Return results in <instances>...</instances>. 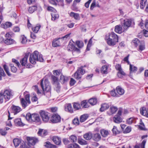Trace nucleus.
<instances>
[{"instance_id":"nucleus-60","label":"nucleus","mask_w":148,"mask_h":148,"mask_svg":"<svg viewBox=\"0 0 148 148\" xmlns=\"http://www.w3.org/2000/svg\"><path fill=\"white\" fill-rule=\"evenodd\" d=\"M131 131V128L130 127H127L123 131L124 133H128L130 132Z\"/></svg>"},{"instance_id":"nucleus-19","label":"nucleus","mask_w":148,"mask_h":148,"mask_svg":"<svg viewBox=\"0 0 148 148\" xmlns=\"http://www.w3.org/2000/svg\"><path fill=\"white\" fill-rule=\"evenodd\" d=\"M44 145L46 148H56V146L52 144L49 141L45 143Z\"/></svg>"},{"instance_id":"nucleus-25","label":"nucleus","mask_w":148,"mask_h":148,"mask_svg":"<svg viewBox=\"0 0 148 148\" xmlns=\"http://www.w3.org/2000/svg\"><path fill=\"white\" fill-rule=\"evenodd\" d=\"M116 89L117 93L120 95H123L125 93L124 90L120 86H117Z\"/></svg>"},{"instance_id":"nucleus-45","label":"nucleus","mask_w":148,"mask_h":148,"mask_svg":"<svg viewBox=\"0 0 148 148\" xmlns=\"http://www.w3.org/2000/svg\"><path fill=\"white\" fill-rule=\"evenodd\" d=\"M73 108L75 110H79L81 108L80 105L79 103H74Z\"/></svg>"},{"instance_id":"nucleus-42","label":"nucleus","mask_w":148,"mask_h":148,"mask_svg":"<svg viewBox=\"0 0 148 148\" xmlns=\"http://www.w3.org/2000/svg\"><path fill=\"white\" fill-rule=\"evenodd\" d=\"M76 71L82 75H84L85 73V70L82 66L79 68Z\"/></svg>"},{"instance_id":"nucleus-1","label":"nucleus","mask_w":148,"mask_h":148,"mask_svg":"<svg viewBox=\"0 0 148 148\" xmlns=\"http://www.w3.org/2000/svg\"><path fill=\"white\" fill-rule=\"evenodd\" d=\"M105 38L107 44L109 45H114L118 42V36L113 32L106 35Z\"/></svg>"},{"instance_id":"nucleus-13","label":"nucleus","mask_w":148,"mask_h":148,"mask_svg":"<svg viewBox=\"0 0 148 148\" xmlns=\"http://www.w3.org/2000/svg\"><path fill=\"white\" fill-rule=\"evenodd\" d=\"M140 114L146 116L148 117V108L147 109L145 107H143L140 109Z\"/></svg>"},{"instance_id":"nucleus-14","label":"nucleus","mask_w":148,"mask_h":148,"mask_svg":"<svg viewBox=\"0 0 148 148\" xmlns=\"http://www.w3.org/2000/svg\"><path fill=\"white\" fill-rule=\"evenodd\" d=\"M84 138L86 140H90L92 137V134L91 132H88L84 135Z\"/></svg>"},{"instance_id":"nucleus-9","label":"nucleus","mask_w":148,"mask_h":148,"mask_svg":"<svg viewBox=\"0 0 148 148\" xmlns=\"http://www.w3.org/2000/svg\"><path fill=\"white\" fill-rule=\"evenodd\" d=\"M131 21L128 19H125L124 20V22L122 24V26L125 30H126L131 25Z\"/></svg>"},{"instance_id":"nucleus-27","label":"nucleus","mask_w":148,"mask_h":148,"mask_svg":"<svg viewBox=\"0 0 148 148\" xmlns=\"http://www.w3.org/2000/svg\"><path fill=\"white\" fill-rule=\"evenodd\" d=\"M115 31L117 33L121 34L122 32V27L121 25H117L115 26Z\"/></svg>"},{"instance_id":"nucleus-11","label":"nucleus","mask_w":148,"mask_h":148,"mask_svg":"<svg viewBox=\"0 0 148 148\" xmlns=\"http://www.w3.org/2000/svg\"><path fill=\"white\" fill-rule=\"evenodd\" d=\"M30 53H28L25 54V57L20 61V62L22 66H25L27 63V58L28 56L30 54Z\"/></svg>"},{"instance_id":"nucleus-61","label":"nucleus","mask_w":148,"mask_h":148,"mask_svg":"<svg viewBox=\"0 0 148 148\" xmlns=\"http://www.w3.org/2000/svg\"><path fill=\"white\" fill-rule=\"evenodd\" d=\"M75 147H77L76 148H78L79 147L77 144H75L73 145L71 144L68 145L67 148H75Z\"/></svg>"},{"instance_id":"nucleus-12","label":"nucleus","mask_w":148,"mask_h":148,"mask_svg":"<svg viewBox=\"0 0 148 148\" xmlns=\"http://www.w3.org/2000/svg\"><path fill=\"white\" fill-rule=\"evenodd\" d=\"M117 110L116 107L111 106L110 108L109 111L107 112V114L109 115H111L114 114L116 112Z\"/></svg>"},{"instance_id":"nucleus-31","label":"nucleus","mask_w":148,"mask_h":148,"mask_svg":"<svg viewBox=\"0 0 148 148\" xmlns=\"http://www.w3.org/2000/svg\"><path fill=\"white\" fill-rule=\"evenodd\" d=\"M116 69L119 71V73L122 75H125V73L122 70L120 65L118 64L115 66Z\"/></svg>"},{"instance_id":"nucleus-10","label":"nucleus","mask_w":148,"mask_h":148,"mask_svg":"<svg viewBox=\"0 0 148 148\" xmlns=\"http://www.w3.org/2000/svg\"><path fill=\"white\" fill-rule=\"evenodd\" d=\"M12 112L14 114L18 113L21 111V108L18 106L13 105L11 107Z\"/></svg>"},{"instance_id":"nucleus-2","label":"nucleus","mask_w":148,"mask_h":148,"mask_svg":"<svg viewBox=\"0 0 148 148\" xmlns=\"http://www.w3.org/2000/svg\"><path fill=\"white\" fill-rule=\"evenodd\" d=\"M36 61H39L40 62L44 61L42 55L39 54L37 51H34L32 55H30L29 57V61L32 64H35Z\"/></svg>"},{"instance_id":"nucleus-38","label":"nucleus","mask_w":148,"mask_h":148,"mask_svg":"<svg viewBox=\"0 0 148 148\" xmlns=\"http://www.w3.org/2000/svg\"><path fill=\"white\" fill-rule=\"evenodd\" d=\"M13 142L14 146L16 147H18L21 143V140L15 138L13 140Z\"/></svg>"},{"instance_id":"nucleus-48","label":"nucleus","mask_w":148,"mask_h":148,"mask_svg":"<svg viewBox=\"0 0 148 148\" xmlns=\"http://www.w3.org/2000/svg\"><path fill=\"white\" fill-rule=\"evenodd\" d=\"M37 7L36 6H32L30 7L29 8V12L30 13H32L36 10Z\"/></svg>"},{"instance_id":"nucleus-15","label":"nucleus","mask_w":148,"mask_h":148,"mask_svg":"<svg viewBox=\"0 0 148 148\" xmlns=\"http://www.w3.org/2000/svg\"><path fill=\"white\" fill-rule=\"evenodd\" d=\"M61 38H59L58 39H54L52 42V46L53 47H56L59 46L60 45V41L61 40Z\"/></svg>"},{"instance_id":"nucleus-40","label":"nucleus","mask_w":148,"mask_h":148,"mask_svg":"<svg viewBox=\"0 0 148 148\" xmlns=\"http://www.w3.org/2000/svg\"><path fill=\"white\" fill-rule=\"evenodd\" d=\"M147 2V0H141L140 3V7L141 8L143 9Z\"/></svg>"},{"instance_id":"nucleus-62","label":"nucleus","mask_w":148,"mask_h":148,"mask_svg":"<svg viewBox=\"0 0 148 148\" xmlns=\"http://www.w3.org/2000/svg\"><path fill=\"white\" fill-rule=\"evenodd\" d=\"M70 139L72 142H75L76 141L77 138L75 136L72 135L70 136Z\"/></svg>"},{"instance_id":"nucleus-36","label":"nucleus","mask_w":148,"mask_h":148,"mask_svg":"<svg viewBox=\"0 0 148 148\" xmlns=\"http://www.w3.org/2000/svg\"><path fill=\"white\" fill-rule=\"evenodd\" d=\"M80 106L81 108L82 107L83 108H87L89 107L87 102L86 100H84L82 101L81 103Z\"/></svg>"},{"instance_id":"nucleus-26","label":"nucleus","mask_w":148,"mask_h":148,"mask_svg":"<svg viewBox=\"0 0 148 148\" xmlns=\"http://www.w3.org/2000/svg\"><path fill=\"white\" fill-rule=\"evenodd\" d=\"M88 114H84L81 115L80 117V121L82 123L85 121L88 118Z\"/></svg>"},{"instance_id":"nucleus-32","label":"nucleus","mask_w":148,"mask_h":148,"mask_svg":"<svg viewBox=\"0 0 148 148\" xmlns=\"http://www.w3.org/2000/svg\"><path fill=\"white\" fill-rule=\"evenodd\" d=\"M38 133L39 135L43 136L47 134V132L45 130L40 129L39 130Z\"/></svg>"},{"instance_id":"nucleus-24","label":"nucleus","mask_w":148,"mask_h":148,"mask_svg":"<svg viewBox=\"0 0 148 148\" xmlns=\"http://www.w3.org/2000/svg\"><path fill=\"white\" fill-rule=\"evenodd\" d=\"M113 120L114 122L117 123H119L122 121V119L118 115H115Z\"/></svg>"},{"instance_id":"nucleus-4","label":"nucleus","mask_w":148,"mask_h":148,"mask_svg":"<svg viewBox=\"0 0 148 148\" xmlns=\"http://www.w3.org/2000/svg\"><path fill=\"white\" fill-rule=\"evenodd\" d=\"M44 79L41 81L40 83L42 89V91L44 92H48L50 91L51 90V86L48 80L45 79L44 82Z\"/></svg>"},{"instance_id":"nucleus-8","label":"nucleus","mask_w":148,"mask_h":148,"mask_svg":"<svg viewBox=\"0 0 148 148\" xmlns=\"http://www.w3.org/2000/svg\"><path fill=\"white\" fill-rule=\"evenodd\" d=\"M40 114L42 120L44 122H46L48 121L49 117L48 115V112L44 111H41Z\"/></svg>"},{"instance_id":"nucleus-23","label":"nucleus","mask_w":148,"mask_h":148,"mask_svg":"<svg viewBox=\"0 0 148 148\" xmlns=\"http://www.w3.org/2000/svg\"><path fill=\"white\" fill-rule=\"evenodd\" d=\"M75 46L74 44L71 42H70L67 47L68 51H73L74 49Z\"/></svg>"},{"instance_id":"nucleus-52","label":"nucleus","mask_w":148,"mask_h":148,"mask_svg":"<svg viewBox=\"0 0 148 148\" xmlns=\"http://www.w3.org/2000/svg\"><path fill=\"white\" fill-rule=\"evenodd\" d=\"M139 128L142 130H144L145 129V125L141 120L140 121V125H139Z\"/></svg>"},{"instance_id":"nucleus-58","label":"nucleus","mask_w":148,"mask_h":148,"mask_svg":"<svg viewBox=\"0 0 148 148\" xmlns=\"http://www.w3.org/2000/svg\"><path fill=\"white\" fill-rule=\"evenodd\" d=\"M73 124L75 125H78L79 123V121L78 119L77 118H75L73 120Z\"/></svg>"},{"instance_id":"nucleus-6","label":"nucleus","mask_w":148,"mask_h":148,"mask_svg":"<svg viewBox=\"0 0 148 148\" xmlns=\"http://www.w3.org/2000/svg\"><path fill=\"white\" fill-rule=\"evenodd\" d=\"M27 139L29 146L34 145L38 141L37 138L32 137H28Z\"/></svg>"},{"instance_id":"nucleus-46","label":"nucleus","mask_w":148,"mask_h":148,"mask_svg":"<svg viewBox=\"0 0 148 148\" xmlns=\"http://www.w3.org/2000/svg\"><path fill=\"white\" fill-rule=\"evenodd\" d=\"M51 16V20L53 21L55 20L56 19L58 18L59 17V15L58 14L52 13Z\"/></svg>"},{"instance_id":"nucleus-16","label":"nucleus","mask_w":148,"mask_h":148,"mask_svg":"<svg viewBox=\"0 0 148 148\" xmlns=\"http://www.w3.org/2000/svg\"><path fill=\"white\" fill-rule=\"evenodd\" d=\"M110 106L109 105L108 103H103L101 104V107L100 109V111L102 112L107 109Z\"/></svg>"},{"instance_id":"nucleus-28","label":"nucleus","mask_w":148,"mask_h":148,"mask_svg":"<svg viewBox=\"0 0 148 148\" xmlns=\"http://www.w3.org/2000/svg\"><path fill=\"white\" fill-rule=\"evenodd\" d=\"M100 133L103 137H106L109 134L108 131L104 129H102L100 131Z\"/></svg>"},{"instance_id":"nucleus-34","label":"nucleus","mask_w":148,"mask_h":148,"mask_svg":"<svg viewBox=\"0 0 148 148\" xmlns=\"http://www.w3.org/2000/svg\"><path fill=\"white\" fill-rule=\"evenodd\" d=\"M14 42V40L10 38H7L4 40V43L7 45H11Z\"/></svg>"},{"instance_id":"nucleus-57","label":"nucleus","mask_w":148,"mask_h":148,"mask_svg":"<svg viewBox=\"0 0 148 148\" xmlns=\"http://www.w3.org/2000/svg\"><path fill=\"white\" fill-rule=\"evenodd\" d=\"M21 38L22 39L21 43L22 44H25L27 42V38L24 36H21Z\"/></svg>"},{"instance_id":"nucleus-22","label":"nucleus","mask_w":148,"mask_h":148,"mask_svg":"<svg viewBox=\"0 0 148 148\" xmlns=\"http://www.w3.org/2000/svg\"><path fill=\"white\" fill-rule=\"evenodd\" d=\"M65 110L66 111H68L70 113H73V110L71 104H67L65 106Z\"/></svg>"},{"instance_id":"nucleus-56","label":"nucleus","mask_w":148,"mask_h":148,"mask_svg":"<svg viewBox=\"0 0 148 148\" xmlns=\"http://www.w3.org/2000/svg\"><path fill=\"white\" fill-rule=\"evenodd\" d=\"M113 133L114 134H116L119 133V132L117 129L116 126H114L112 130Z\"/></svg>"},{"instance_id":"nucleus-44","label":"nucleus","mask_w":148,"mask_h":148,"mask_svg":"<svg viewBox=\"0 0 148 148\" xmlns=\"http://www.w3.org/2000/svg\"><path fill=\"white\" fill-rule=\"evenodd\" d=\"M76 45L79 48H81L84 46V43L82 41L79 40L76 41Z\"/></svg>"},{"instance_id":"nucleus-18","label":"nucleus","mask_w":148,"mask_h":148,"mask_svg":"<svg viewBox=\"0 0 148 148\" xmlns=\"http://www.w3.org/2000/svg\"><path fill=\"white\" fill-rule=\"evenodd\" d=\"M51 79L52 81L53 84L57 86H58L59 84L58 78L56 76L54 75L51 76Z\"/></svg>"},{"instance_id":"nucleus-20","label":"nucleus","mask_w":148,"mask_h":148,"mask_svg":"<svg viewBox=\"0 0 148 148\" xmlns=\"http://www.w3.org/2000/svg\"><path fill=\"white\" fill-rule=\"evenodd\" d=\"M14 123L16 126H23V123L21 122V119L20 118L16 119L14 121Z\"/></svg>"},{"instance_id":"nucleus-5","label":"nucleus","mask_w":148,"mask_h":148,"mask_svg":"<svg viewBox=\"0 0 148 148\" xmlns=\"http://www.w3.org/2000/svg\"><path fill=\"white\" fill-rule=\"evenodd\" d=\"M3 94L4 96V99L6 100H9L13 96L12 91L10 89L5 90Z\"/></svg>"},{"instance_id":"nucleus-17","label":"nucleus","mask_w":148,"mask_h":148,"mask_svg":"<svg viewBox=\"0 0 148 148\" xmlns=\"http://www.w3.org/2000/svg\"><path fill=\"white\" fill-rule=\"evenodd\" d=\"M52 140L53 142L57 145H59L61 143L60 138L57 136H53Z\"/></svg>"},{"instance_id":"nucleus-47","label":"nucleus","mask_w":148,"mask_h":148,"mask_svg":"<svg viewBox=\"0 0 148 148\" xmlns=\"http://www.w3.org/2000/svg\"><path fill=\"white\" fill-rule=\"evenodd\" d=\"M40 26L39 25H37L32 28V29L33 32L35 33H37L39 29H40Z\"/></svg>"},{"instance_id":"nucleus-3","label":"nucleus","mask_w":148,"mask_h":148,"mask_svg":"<svg viewBox=\"0 0 148 148\" xmlns=\"http://www.w3.org/2000/svg\"><path fill=\"white\" fill-rule=\"evenodd\" d=\"M26 118L27 121L30 122H40V121L39 116L37 114H31L29 113H28L26 115Z\"/></svg>"},{"instance_id":"nucleus-21","label":"nucleus","mask_w":148,"mask_h":148,"mask_svg":"<svg viewBox=\"0 0 148 148\" xmlns=\"http://www.w3.org/2000/svg\"><path fill=\"white\" fill-rule=\"evenodd\" d=\"M92 138L94 140L98 141L101 139V136L99 134L96 133L92 135Z\"/></svg>"},{"instance_id":"nucleus-37","label":"nucleus","mask_w":148,"mask_h":148,"mask_svg":"<svg viewBox=\"0 0 148 148\" xmlns=\"http://www.w3.org/2000/svg\"><path fill=\"white\" fill-rule=\"evenodd\" d=\"M12 25L11 23L9 22H6L5 24H1V26L5 29H6L11 27Z\"/></svg>"},{"instance_id":"nucleus-29","label":"nucleus","mask_w":148,"mask_h":148,"mask_svg":"<svg viewBox=\"0 0 148 148\" xmlns=\"http://www.w3.org/2000/svg\"><path fill=\"white\" fill-rule=\"evenodd\" d=\"M21 104L22 107L24 108H25L30 103H28L24 98H21Z\"/></svg>"},{"instance_id":"nucleus-33","label":"nucleus","mask_w":148,"mask_h":148,"mask_svg":"<svg viewBox=\"0 0 148 148\" xmlns=\"http://www.w3.org/2000/svg\"><path fill=\"white\" fill-rule=\"evenodd\" d=\"M130 70L131 73L135 72L137 70V68L136 66L130 64Z\"/></svg>"},{"instance_id":"nucleus-55","label":"nucleus","mask_w":148,"mask_h":148,"mask_svg":"<svg viewBox=\"0 0 148 148\" xmlns=\"http://www.w3.org/2000/svg\"><path fill=\"white\" fill-rule=\"evenodd\" d=\"M140 41L137 38H136L132 41V43L136 47L139 43Z\"/></svg>"},{"instance_id":"nucleus-59","label":"nucleus","mask_w":148,"mask_h":148,"mask_svg":"<svg viewBox=\"0 0 148 148\" xmlns=\"http://www.w3.org/2000/svg\"><path fill=\"white\" fill-rule=\"evenodd\" d=\"M96 3L95 1L94 0L92 2L90 8V10H93L94 8L96 6Z\"/></svg>"},{"instance_id":"nucleus-50","label":"nucleus","mask_w":148,"mask_h":148,"mask_svg":"<svg viewBox=\"0 0 148 148\" xmlns=\"http://www.w3.org/2000/svg\"><path fill=\"white\" fill-rule=\"evenodd\" d=\"M10 65L11 67V71L13 73H15L17 71L16 67L14 66V65L12 64H10Z\"/></svg>"},{"instance_id":"nucleus-35","label":"nucleus","mask_w":148,"mask_h":148,"mask_svg":"<svg viewBox=\"0 0 148 148\" xmlns=\"http://www.w3.org/2000/svg\"><path fill=\"white\" fill-rule=\"evenodd\" d=\"M73 76L76 79H79L81 78L82 75L76 71L74 75H73Z\"/></svg>"},{"instance_id":"nucleus-7","label":"nucleus","mask_w":148,"mask_h":148,"mask_svg":"<svg viewBox=\"0 0 148 148\" xmlns=\"http://www.w3.org/2000/svg\"><path fill=\"white\" fill-rule=\"evenodd\" d=\"M50 121L53 123H57L60 121V116L56 114H53L50 119Z\"/></svg>"},{"instance_id":"nucleus-39","label":"nucleus","mask_w":148,"mask_h":148,"mask_svg":"<svg viewBox=\"0 0 148 148\" xmlns=\"http://www.w3.org/2000/svg\"><path fill=\"white\" fill-rule=\"evenodd\" d=\"M70 15L71 16L74 17V18L76 20L79 19V14L77 13L71 12L70 13Z\"/></svg>"},{"instance_id":"nucleus-30","label":"nucleus","mask_w":148,"mask_h":148,"mask_svg":"<svg viewBox=\"0 0 148 148\" xmlns=\"http://www.w3.org/2000/svg\"><path fill=\"white\" fill-rule=\"evenodd\" d=\"M108 67V66L107 65H105L103 66L102 67L101 70V73L104 74L107 73V69Z\"/></svg>"},{"instance_id":"nucleus-53","label":"nucleus","mask_w":148,"mask_h":148,"mask_svg":"<svg viewBox=\"0 0 148 148\" xmlns=\"http://www.w3.org/2000/svg\"><path fill=\"white\" fill-rule=\"evenodd\" d=\"M134 122V118L131 117L129 118L127 120V123L128 124H131Z\"/></svg>"},{"instance_id":"nucleus-64","label":"nucleus","mask_w":148,"mask_h":148,"mask_svg":"<svg viewBox=\"0 0 148 148\" xmlns=\"http://www.w3.org/2000/svg\"><path fill=\"white\" fill-rule=\"evenodd\" d=\"M13 35V33L11 32L7 33L5 35V36L7 38H10Z\"/></svg>"},{"instance_id":"nucleus-49","label":"nucleus","mask_w":148,"mask_h":148,"mask_svg":"<svg viewBox=\"0 0 148 148\" xmlns=\"http://www.w3.org/2000/svg\"><path fill=\"white\" fill-rule=\"evenodd\" d=\"M3 67L4 69V70L5 71L6 73L8 74V75L9 76H10L11 74H10L9 71V69L8 66L4 64L3 66Z\"/></svg>"},{"instance_id":"nucleus-43","label":"nucleus","mask_w":148,"mask_h":148,"mask_svg":"<svg viewBox=\"0 0 148 148\" xmlns=\"http://www.w3.org/2000/svg\"><path fill=\"white\" fill-rule=\"evenodd\" d=\"M60 79L62 82L64 83L65 82H66L68 80V78L67 76L61 75H60Z\"/></svg>"},{"instance_id":"nucleus-54","label":"nucleus","mask_w":148,"mask_h":148,"mask_svg":"<svg viewBox=\"0 0 148 148\" xmlns=\"http://www.w3.org/2000/svg\"><path fill=\"white\" fill-rule=\"evenodd\" d=\"M5 74L3 69L0 67V80H1L2 77L5 76Z\"/></svg>"},{"instance_id":"nucleus-51","label":"nucleus","mask_w":148,"mask_h":148,"mask_svg":"<svg viewBox=\"0 0 148 148\" xmlns=\"http://www.w3.org/2000/svg\"><path fill=\"white\" fill-rule=\"evenodd\" d=\"M78 142L79 144L82 145H86L88 144L87 142L83 139L79 140Z\"/></svg>"},{"instance_id":"nucleus-63","label":"nucleus","mask_w":148,"mask_h":148,"mask_svg":"<svg viewBox=\"0 0 148 148\" xmlns=\"http://www.w3.org/2000/svg\"><path fill=\"white\" fill-rule=\"evenodd\" d=\"M33 88H34L35 90L37 92L38 94H40L41 92L38 89L37 86L35 85L33 86Z\"/></svg>"},{"instance_id":"nucleus-41","label":"nucleus","mask_w":148,"mask_h":148,"mask_svg":"<svg viewBox=\"0 0 148 148\" xmlns=\"http://www.w3.org/2000/svg\"><path fill=\"white\" fill-rule=\"evenodd\" d=\"M88 102L91 105H94L97 103V100L95 98H92L89 100Z\"/></svg>"}]
</instances>
